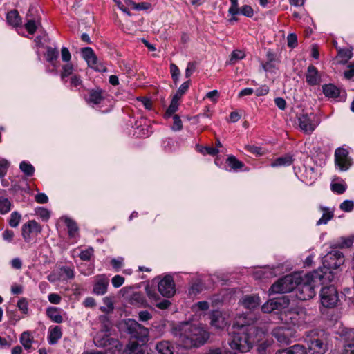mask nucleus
Returning a JSON list of instances; mask_svg holds the SVG:
<instances>
[{
	"mask_svg": "<svg viewBox=\"0 0 354 354\" xmlns=\"http://www.w3.org/2000/svg\"><path fill=\"white\" fill-rule=\"evenodd\" d=\"M189 81H186L183 83L178 88L176 93L175 94L176 98L180 99L183 95H184L189 87Z\"/></svg>",
	"mask_w": 354,
	"mask_h": 354,
	"instance_id": "obj_53",
	"label": "nucleus"
},
{
	"mask_svg": "<svg viewBox=\"0 0 354 354\" xmlns=\"http://www.w3.org/2000/svg\"><path fill=\"white\" fill-rule=\"evenodd\" d=\"M174 124L172 125V130L180 131L183 128L182 121L178 115H175L173 117Z\"/></svg>",
	"mask_w": 354,
	"mask_h": 354,
	"instance_id": "obj_61",
	"label": "nucleus"
},
{
	"mask_svg": "<svg viewBox=\"0 0 354 354\" xmlns=\"http://www.w3.org/2000/svg\"><path fill=\"white\" fill-rule=\"evenodd\" d=\"M341 210L345 212H349L354 208V201L351 200H345L339 205Z\"/></svg>",
	"mask_w": 354,
	"mask_h": 354,
	"instance_id": "obj_52",
	"label": "nucleus"
},
{
	"mask_svg": "<svg viewBox=\"0 0 354 354\" xmlns=\"http://www.w3.org/2000/svg\"><path fill=\"white\" fill-rule=\"evenodd\" d=\"M290 299L287 296H281L277 298L270 299L265 303L261 310L265 313H274L279 314V319L281 322H288L292 317H288V313L291 314L288 309Z\"/></svg>",
	"mask_w": 354,
	"mask_h": 354,
	"instance_id": "obj_4",
	"label": "nucleus"
},
{
	"mask_svg": "<svg viewBox=\"0 0 354 354\" xmlns=\"http://www.w3.org/2000/svg\"><path fill=\"white\" fill-rule=\"evenodd\" d=\"M17 306L23 314L26 315L28 313V303L26 298H21L18 301Z\"/></svg>",
	"mask_w": 354,
	"mask_h": 354,
	"instance_id": "obj_49",
	"label": "nucleus"
},
{
	"mask_svg": "<svg viewBox=\"0 0 354 354\" xmlns=\"http://www.w3.org/2000/svg\"><path fill=\"white\" fill-rule=\"evenodd\" d=\"M81 55L90 68H93L95 71L101 73L106 71V67L104 64L98 61L97 56L91 48H82L81 49Z\"/></svg>",
	"mask_w": 354,
	"mask_h": 354,
	"instance_id": "obj_10",
	"label": "nucleus"
},
{
	"mask_svg": "<svg viewBox=\"0 0 354 354\" xmlns=\"http://www.w3.org/2000/svg\"><path fill=\"white\" fill-rule=\"evenodd\" d=\"M39 25L40 22L39 21L30 19H27V21L25 24V28L28 33L32 35L35 32Z\"/></svg>",
	"mask_w": 354,
	"mask_h": 354,
	"instance_id": "obj_42",
	"label": "nucleus"
},
{
	"mask_svg": "<svg viewBox=\"0 0 354 354\" xmlns=\"http://www.w3.org/2000/svg\"><path fill=\"white\" fill-rule=\"evenodd\" d=\"M204 288V284L201 279L196 278L189 283L187 294L189 297H194L201 293Z\"/></svg>",
	"mask_w": 354,
	"mask_h": 354,
	"instance_id": "obj_21",
	"label": "nucleus"
},
{
	"mask_svg": "<svg viewBox=\"0 0 354 354\" xmlns=\"http://www.w3.org/2000/svg\"><path fill=\"white\" fill-rule=\"evenodd\" d=\"M322 89L324 94L327 97L336 98L339 95V89L332 84H324Z\"/></svg>",
	"mask_w": 354,
	"mask_h": 354,
	"instance_id": "obj_28",
	"label": "nucleus"
},
{
	"mask_svg": "<svg viewBox=\"0 0 354 354\" xmlns=\"http://www.w3.org/2000/svg\"><path fill=\"white\" fill-rule=\"evenodd\" d=\"M19 168L28 176H32L35 173L34 167L26 161H22L19 165Z\"/></svg>",
	"mask_w": 354,
	"mask_h": 354,
	"instance_id": "obj_40",
	"label": "nucleus"
},
{
	"mask_svg": "<svg viewBox=\"0 0 354 354\" xmlns=\"http://www.w3.org/2000/svg\"><path fill=\"white\" fill-rule=\"evenodd\" d=\"M230 1L231 3V6L228 10L229 14L231 15H237V9L239 8L238 0H230Z\"/></svg>",
	"mask_w": 354,
	"mask_h": 354,
	"instance_id": "obj_63",
	"label": "nucleus"
},
{
	"mask_svg": "<svg viewBox=\"0 0 354 354\" xmlns=\"http://www.w3.org/2000/svg\"><path fill=\"white\" fill-rule=\"evenodd\" d=\"M313 114H301L298 116V123L300 129L306 134H311L318 125Z\"/></svg>",
	"mask_w": 354,
	"mask_h": 354,
	"instance_id": "obj_13",
	"label": "nucleus"
},
{
	"mask_svg": "<svg viewBox=\"0 0 354 354\" xmlns=\"http://www.w3.org/2000/svg\"><path fill=\"white\" fill-rule=\"evenodd\" d=\"M46 60L55 65L54 62L59 57V51L56 48L47 47L46 53Z\"/></svg>",
	"mask_w": 354,
	"mask_h": 354,
	"instance_id": "obj_39",
	"label": "nucleus"
},
{
	"mask_svg": "<svg viewBox=\"0 0 354 354\" xmlns=\"http://www.w3.org/2000/svg\"><path fill=\"white\" fill-rule=\"evenodd\" d=\"M272 335L280 344H289L293 337V333L289 328L278 327L272 330Z\"/></svg>",
	"mask_w": 354,
	"mask_h": 354,
	"instance_id": "obj_16",
	"label": "nucleus"
},
{
	"mask_svg": "<svg viewBox=\"0 0 354 354\" xmlns=\"http://www.w3.org/2000/svg\"><path fill=\"white\" fill-rule=\"evenodd\" d=\"M319 210L322 213V217L317 221V225H326L334 216V211L329 207L324 206L319 207Z\"/></svg>",
	"mask_w": 354,
	"mask_h": 354,
	"instance_id": "obj_24",
	"label": "nucleus"
},
{
	"mask_svg": "<svg viewBox=\"0 0 354 354\" xmlns=\"http://www.w3.org/2000/svg\"><path fill=\"white\" fill-rule=\"evenodd\" d=\"M48 317L54 322L59 324L63 322V317L60 313V310L56 307H49L46 310Z\"/></svg>",
	"mask_w": 354,
	"mask_h": 354,
	"instance_id": "obj_27",
	"label": "nucleus"
},
{
	"mask_svg": "<svg viewBox=\"0 0 354 354\" xmlns=\"http://www.w3.org/2000/svg\"><path fill=\"white\" fill-rule=\"evenodd\" d=\"M238 15H242L247 17H252L254 15V10L250 6L244 5L237 9Z\"/></svg>",
	"mask_w": 354,
	"mask_h": 354,
	"instance_id": "obj_48",
	"label": "nucleus"
},
{
	"mask_svg": "<svg viewBox=\"0 0 354 354\" xmlns=\"http://www.w3.org/2000/svg\"><path fill=\"white\" fill-rule=\"evenodd\" d=\"M19 342L26 350H29L32 346L33 337L29 331H24L20 335Z\"/></svg>",
	"mask_w": 354,
	"mask_h": 354,
	"instance_id": "obj_35",
	"label": "nucleus"
},
{
	"mask_svg": "<svg viewBox=\"0 0 354 354\" xmlns=\"http://www.w3.org/2000/svg\"><path fill=\"white\" fill-rule=\"evenodd\" d=\"M288 46L294 48L297 46V36L295 33H290L287 36Z\"/></svg>",
	"mask_w": 354,
	"mask_h": 354,
	"instance_id": "obj_57",
	"label": "nucleus"
},
{
	"mask_svg": "<svg viewBox=\"0 0 354 354\" xmlns=\"http://www.w3.org/2000/svg\"><path fill=\"white\" fill-rule=\"evenodd\" d=\"M146 292L151 301H154L156 304L160 300L159 295L156 292V290H151L147 287L146 288Z\"/></svg>",
	"mask_w": 354,
	"mask_h": 354,
	"instance_id": "obj_59",
	"label": "nucleus"
},
{
	"mask_svg": "<svg viewBox=\"0 0 354 354\" xmlns=\"http://www.w3.org/2000/svg\"><path fill=\"white\" fill-rule=\"evenodd\" d=\"M209 308V302L206 301H198L192 306V310L195 312L205 311Z\"/></svg>",
	"mask_w": 354,
	"mask_h": 354,
	"instance_id": "obj_50",
	"label": "nucleus"
},
{
	"mask_svg": "<svg viewBox=\"0 0 354 354\" xmlns=\"http://www.w3.org/2000/svg\"><path fill=\"white\" fill-rule=\"evenodd\" d=\"M352 50L349 48H341L338 50V57L340 59L339 62L346 64L352 57Z\"/></svg>",
	"mask_w": 354,
	"mask_h": 354,
	"instance_id": "obj_38",
	"label": "nucleus"
},
{
	"mask_svg": "<svg viewBox=\"0 0 354 354\" xmlns=\"http://www.w3.org/2000/svg\"><path fill=\"white\" fill-rule=\"evenodd\" d=\"M36 214L45 221H48L50 216V211L44 207L38 208L36 211Z\"/></svg>",
	"mask_w": 354,
	"mask_h": 354,
	"instance_id": "obj_55",
	"label": "nucleus"
},
{
	"mask_svg": "<svg viewBox=\"0 0 354 354\" xmlns=\"http://www.w3.org/2000/svg\"><path fill=\"white\" fill-rule=\"evenodd\" d=\"M127 351L129 354H145L142 345L135 340H131L127 346Z\"/></svg>",
	"mask_w": 354,
	"mask_h": 354,
	"instance_id": "obj_31",
	"label": "nucleus"
},
{
	"mask_svg": "<svg viewBox=\"0 0 354 354\" xmlns=\"http://www.w3.org/2000/svg\"><path fill=\"white\" fill-rule=\"evenodd\" d=\"M62 336L61 327L55 326L53 328H50L48 332V342L49 344L54 345L57 343L58 340L61 339Z\"/></svg>",
	"mask_w": 354,
	"mask_h": 354,
	"instance_id": "obj_26",
	"label": "nucleus"
},
{
	"mask_svg": "<svg viewBox=\"0 0 354 354\" xmlns=\"http://www.w3.org/2000/svg\"><path fill=\"white\" fill-rule=\"evenodd\" d=\"M21 219V215L18 212H13L10 214L8 223L10 227H17Z\"/></svg>",
	"mask_w": 354,
	"mask_h": 354,
	"instance_id": "obj_46",
	"label": "nucleus"
},
{
	"mask_svg": "<svg viewBox=\"0 0 354 354\" xmlns=\"http://www.w3.org/2000/svg\"><path fill=\"white\" fill-rule=\"evenodd\" d=\"M226 162L228 167H230V169L236 172L241 170L244 167L243 162L239 160L235 156L232 155L227 157Z\"/></svg>",
	"mask_w": 354,
	"mask_h": 354,
	"instance_id": "obj_29",
	"label": "nucleus"
},
{
	"mask_svg": "<svg viewBox=\"0 0 354 354\" xmlns=\"http://www.w3.org/2000/svg\"><path fill=\"white\" fill-rule=\"evenodd\" d=\"M130 301L132 304L138 306H145V299L143 295L140 292H135L131 296Z\"/></svg>",
	"mask_w": 354,
	"mask_h": 354,
	"instance_id": "obj_43",
	"label": "nucleus"
},
{
	"mask_svg": "<svg viewBox=\"0 0 354 354\" xmlns=\"http://www.w3.org/2000/svg\"><path fill=\"white\" fill-rule=\"evenodd\" d=\"M299 278V274H288L272 284L269 292L272 294H282L291 292L295 289Z\"/></svg>",
	"mask_w": 354,
	"mask_h": 354,
	"instance_id": "obj_6",
	"label": "nucleus"
},
{
	"mask_svg": "<svg viewBox=\"0 0 354 354\" xmlns=\"http://www.w3.org/2000/svg\"><path fill=\"white\" fill-rule=\"evenodd\" d=\"M319 297L322 305L328 308L336 306L339 301L338 292L333 285L324 286L320 290Z\"/></svg>",
	"mask_w": 354,
	"mask_h": 354,
	"instance_id": "obj_8",
	"label": "nucleus"
},
{
	"mask_svg": "<svg viewBox=\"0 0 354 354\" xmlns=\"http://www.w3.org/2000/svg\"><path fill=\"white\" fill-rule=\"evenodd\" d=\"M178 98H176L175 96H174L170 105L169 106L168 109H167V111L165 113L166 117H170L177 110L178 107Z\"/></svg>",
	"mask_w": 354,
	"mask_h": 354,
	"instance_id": "obj_45",
	"label": "nucleus"
},
{
	"mask_svg": "<svg viewBox=\"0 0 354 354\" xmlns=\"http://www.w3.org/2000/svg\"><path fill=\"white\" fill-rule=\"evenodd\" d=\"M347 185L343 180H333L330 184L331 190L334 193L343 194L346 189Z\"/></svg>",
	"mask_w": 354,
	"mask_h": 354,
	"instance_id": "obj_34",
	"label": "nucleus"
},
{
	"mask_svg": "<svg viewBox=\"0 0 354 354\" xmlns=\"http://www.w3.org/2000/svg\"><path fill=\"white\" fill-rule=\"evenodd\" d=\"M344 262L343 253L338 250H332L324 257L323 268H319L315 271L322 273L326 281H331L334 279L333 270L339 268Z\"/></svg>",
	"mask_w": 354,
	"mask_h": 354,
	"instance_id": "obj_3",
	"label": "nucleus"
},
{
	"mask_svg": "<svg viewBox=\"0 0 354 354\" xmlns=\"http://www.w3.org/2000/svg\"><path fill=\"white\" fill-rule=\"evenodd\" d=\"M103 304L104 305L100 307V310L103 313H108L114 308L113 299L111 297H105L103 299Z\"/></svg>",
	"mask_w": 354,
	"mask_h": 354,
	"instance_id": "obj_41",
	"label": "nucleus"
},
{
	"mask_svg": "<svg viewBox=\"0 0 354 354\" xmlns=\"http://www.w3.org/2000/svg\"><path fill=\"white\" fill-rule=\"evenodd\" d=\"M124 282V278L120 275H115L111 279V283L113 287L119 288Z\"/></svg>",
	"mask_w": 354,
	"mask_h": 354,
	"instance_id": "obj_62",
	"label": "nucleus"
},
{
	"mask_svg": "<svg viewBox=\"0 0 354 354\" xmlns=\"http://www.w3.org/2000/svg\"><path fill=\"white\" fill-rule=\"evenodd\" d=\"M41 232V225L34 220L29 221L21 227V236L25 242L29 243Z\"/></svg>",
	"mask_w": 354,
	"mask_h": 354,
	"instance_id": "obj_11",
	"label": "nucleus"
},
{
	"mask_svg": "<svg viewBox=\"0 0 354 354\" xmlns=\"http://www.w3.org/2000/svg\"><path fill=\"white\" fill-rule=\"evenodd\" d=\"M305 342L308 346L307 352L310 354H325L328 351V338L323 331H311Z\"/></svg>",
	"mask_w": 354,
	"mask_h": 354,
	"instance_id": "obj_5",
	"label": "nucleus"
},
{
	"mask_svg": "<svg viewBox=\"0 0 354 354\" xmlns=\"http://www.w3.org/2000/svg\"><path fill=\"white\" fill-rule=\"evenodd\" d=\"M132 128L133 129V135L138 138L148 137L152 133L149 122L143 117L136 120L132 125Z\"/></svg>",
	"mask_w": 354,
	"mask_h": 354,
	"instance_id": "obj_12",
	"label": "nucleus"
},
{
	"mask_svg": "<svg viewBox=\"0 0 354 354\" xmlns=\"http://www.w3.org/2000/svg\"><path fill=\"white\" fill-rule=\"evenodd\" d=\"M14 235V232L11 230L8 229L3 231V232L2 233L3 239L8 243L12 241Z\"/></svg>",
	"mask_w": 354,
	"mask_h": 354,
	"instance_id": "obj_64",
	"label": "nucleus"
},
{
	"mask_svg": "<svg viewBox=\"0 0 354 354\" xmlns=\"http://www.w3.org/2000/svg\"><path fill=\"white\" fill-rule=\"evenodd\" d=\"M240 302L244 308L252 310L259 306L260 298L256 295H248L244 296Z\"/></svg>",
	"mask_w": 354,
	"mask_h": 354,
	"instance_id": "obj_19",
	"label": "nucleus"
},
{
	"mask_svg": "<svg viewBox=\"0 0 354 354\" xmlns=\"http://www.w3.org/2000/svg\"><path fill=\"white\" fill-rule=\"evenodd\" d=\"M126 326L128 333L131 335L132 338L142 342H145L148 340V329L136 320L131 319H127L126 321Z\"/></svg>",
	"mask_w": 354,
	"mask_h": 354,
	"instance_id": "obj_9",
	"label": "nucleus"
},
{
	"mask_svg": "<svg viewBox=\"0 0 354 354\" xmlns=\"http://www.w3.org/2000/svg\"><path fill=\"white\" fill-rule=\"evenodd\" d=\"M109 279L105 274L95 277L93 292L97 295H103L107 292Z\"/></svg>",
	"mask_w": 354,
	"mask_h": 354,
	"instance_id": "obj_17",
	"label": "nucleus"
},
{
	"mask_svg": "<svg viewBox=\"0 0 354 354\" xmlns=\"http://www.w3.org/2000/svg\"><path fill=\"white\" fill-rule=\"evenodd\" d=\"M353 243V237H341L334 243L333 247L335 248H348L352 246Z\"/></svg>",
	"mask_w": 354,
	"mask_h": 354,
	"instance_id": "obj_36",
	"label": "nucleus"
},
{
	"mask_svg": "<svg viewBox=\"0 0 354 354\" xmlns=\"http://www.w3.org/2000/svg\"><path fill=\"white\" fill-rule=\"evenodd\" d=\"M245 54L243 51L235 50L231 54L230 62L231 63H235L238 60L243 59Z\"/></svg>",
	"mask_w": 354,
	"mask_h": 354,
	"instance_id": "obj_58",
	"label": "nucleus"
},
{
	"mask_svg": "<svg viewBox=\"0 0 354 354\" xmlns=\"http://www.w3.org/2000/svg\"><path fill=\"white\" fill-rule=\"evenodd\" d=\"M326 282L324 275L318 271H313L306 274L303 277L299 275L297 284L295 287V295L299 300H308L316 294L315 288L319 284Z\"/></svg>",
	"mask_w": 354,
	"mask_h": 354,
	"instance_id": "obj_2",
	"label": "nucleus"
},
{
	"mask_svg": "<svg viewBox=\"0 0 354 354\" xmlns=\"http://www.w3.org/2000/svg\"><path fill=\"white\" fill-rule=\"evenodd\" d=\"M335 162L336 168L342 171H346L351 165V160L348 151L344 148H338L335 151Z\"/></svg>",
	"mask_w": 354,
	"mask_h": 354,
	"instance_id": "obj_14",
	"label": "nucleus"
},
{
	"mask_svg": "<svg viewBox=\"0 0 354 354\" xmlns=\"http://www.w3.org/2000/svg\"><path fill=\"white\" fill-rule=\"evenodd\" d=\"M156 349L158 354H174V346L171 342L167 340L158 342Z\"/></svg>",
	"mask_w": 354,
	"mask_h": 354,
	"instance_id": "obj_23",
	"label": "nucleus"
},
{
	"mask_svg": "<svg viewBox=\"0 0 354 354\" xmlns=\"http://www.w3.org/2000/svg\"><path fill=\"white\" fill-rule=\"evenodd\" d=\"M196 147L198 151H199L203 155L209 154L212 156H215L219 152V150L216 147H203L200 145H197Z\"/></svg>",
	"mask_w": 354,
	"mask_h": 354,
	"instance_id": "obj_44",
	"label": "nucleus"
},
{
	"mask_svg": "<svg viewBox=\"0 0 354 354\" xmlns=\"http://www.w3.org/2000/svg\"><path fill=\"white\" fill-rule=\"evenodd\" d=\"M159 292L165 297H171L176 292L175 283L172 277L165 276L158 283Z\"/></svg>",
	"mask_w": 354,
	"mask_h": 354,
	"instance_id": "obj_15",
	"label": "nucleus"
},
{
	"mask_svg": "<svg viewBox=\"0 0 354 354\" xmlns=\"http://www.w3.org/2000/svg\"><path fill=\"white\" fill-rule=\"evenodd\" d=\"M10 166L9 162L5 158H0V178H3L7 174L8 167Z\"/></svg>",
	"mask_w": 354,
	"mask_h": 354,
	"instance_id": "obj_51",
	"label": "nucleus"
},
{
	"mask_svg": "<svg viewBox=\"0 0 354 354\" xmlns=\"http://www.w3.org/2000/svg\"><path fill=\"white\" fill-rule=\"evenodd\" d=\"M12 207L11 201L6 197L0 196V214L8 213Z\"/></svg>",
	"mask_w": 354,
	"mask_h": 354,
	"instance_id": "obj_37",
	"label": "nucleus"
},
{
	"mask_svg": "<svg viewBox=\"0 0 354 354\" xmlns=\"http://www.w3.org/2000/svg\"><path fill=\"white\" fill-rule=\"evenodd\" d=\"M64 223L67 226L69 237L76 238L78 235V227L76 223L68 217L64 218Z\"/></svg>",
	"mask_w": 354,
	"mask_h": 354,
	"instance_id": "obj_30",
	"label": "nucleus"
},
{
	"mask_svg": "<svg viewBox=\"0 0 354 354\" xmlns=\"http://www.w3.org/2000/svg\"><path fill=\"white\" fill-rule=\"evenodd\" d=\"M275 354H307V348L300 344H296L288 348L277 351Z\"/></svg>",
	"mask_w": 354,
	"mask_h": 354,
	"instance_id": "obj_20",
	"label": "nucleus"
},
{
	"mask_svg": "<svg viewBox=\"0 0 354 354\" xmlns=\"http://www.w3.org/2000/svg\"><path fill=\"white\" fill-rule=\"evenodd\" d=\"M74 71V66L72 64L67 62L62 66V70L61 73V78L62 80H64L65 77H68L72 75Z\"/></svg>",
	"mask_w": 354,
	"mask_h": 354,
	"instance_id": "obj_47",
	"label": "nucleus"
},
{
	"mask_svg": "<svg viewBox=\"0 0 354 354\" xmlns=\"http://www.w3.org/2000/svg\"><path fill=\"white\" fill-rule=\"evenodd\" d=\"M306 81L310 86H316L321 83V75L315 66L310 65L308 67L306 73Z\"/></svg>",
	"mask_w": 354,
	"mask_h": 354,
	"instance_id": "obj_18",
	"label": "nucleus"
},
{
	"mask_svg": "<svg viewBox=\"0 0 354 354\" xmlns=\"http://www.w3.org/2000/svg\"><path fill=\"white\" fill-rule=\"evenodd\" d=\"M210 319L212 326L217 329H222L227 324V322L218 311L212 312L210 315Z\"/></svg>",
	"mask_w": 354,
	"mask_h": 354,
	"instance_id": "obj_22",
	"label": "nucleus"
},
{
	"mask_svg": "<svg viewBox=\"0 0 354 354\" xmlns=\"http://www.w3.org/2000/svg\"><path fill=\"white\" fill-rule=\"evenodd\" d=\"M7 22L12 26H18L21 24V19L16 10H11L7 13Z\"/></svg>",
	"mask_w": 354,
	"mask_h": 354,
	"instance_id": "obj_33",
	"label": "nucleus"
},
{
	"mask_svg": "<svg viewBox=\"0 0 354 354\" xmlns=\"http://www.w3.org/2000/svg\"><path fill=\"white\" fill-rule=\"evenodd\" d=\"M293 156L289 153L276 158L271 164L272 167H287L292 164Z\"/></svg>",
	"mask_w": 354,
	"mask_h": 354,
	"instance_id": "obj_25",
	"label": "nucleus"
},
{
	"mask_svg": "<svg viewBox=\"0 0 354 354\" xmlns=\"http://www.w3.org/2000/svg\"><path fill=\"white\" fill-rule=\"evenodd\" d=\"M245 149L250 153L255 154L256 156H261L263 154V151L261 147L255 145H246Z\"/></svg>",
	"mask_w": 354,
	"mask_h": 354,
	"instance_id": "obj_60",
	"label": "nucleus"
},
{
	"mask_svg": "<svg viewBox=\"0 0 354 354\" xmlns=\"http://www.w3.org/2000/svg\"><path fill=\"white\" fill-rule=\"evenodd\" d=\"M93 255V249L90 247L84 250H82L80 254V258L83 261H89Z\"/></svg>",
	"mask_w": 354,
	"mask_h": 354,
	"instance_id": "obj_56",
	"label": "nucleus"
},
{
	"mask_svg": "<svg viewBox=\"0 0 354 354\" xmlns=\"http://www.w3.org/2000/svg\"><path fill=\"white\" fill-rule=\"evenodd\" d=\"M170 72H171L172 79H173L174 83L176 84L178 81V78H179V76L180 74V70L176 64H170Z\"/></svg>",
	"mask_w": 354,
	"mask_h": 354,
	"instance_id": "obj_54",
	"label": "nucleus"
},
{
	"mask_svg": "<svg viewBox=\"0 0 354 354\" xmlns=\"http://www.w3.org/2000/svg\"><path fill=\"white\" fill-rule=\"evenodd\" d=\"M86 100L93 107L111 106L112 102L111 96L105 91L99 88L89 91Z\"/></svg>",
	"mask_w": 354,
	"mask_h": 354,
	"instance_id": "obj_7",
	"label": "nucleus"
},
{
	"mask_svg": "<svg viewBox=\"0 0 354 354\" xmlns=\"http://www.w3.org/2000/svg\"><path fill=\"white\" fill-rule=\"evenodd\" d=\"M59 279L64 281L71 280L75 277V270L73 268L69 266H62L59 268Z\"/></svg>",
	"mask_w": 354,
	"mask_h": 354,
	"instance_id": "obj_32",
	"label": "nucleus"
},
{
	"mask_svg": "<svg viewBox=\"0 0 354 354\" xmlns=\"http://www.w3.org/2000/svg\"><path fill=\"white\" fill-rule=\"evenodd\" d=\"M171 333L179 346L189 349L205 344L209 338V333L201 324L183 322L171 328Z\"/></svg>",
	"mask_w": 354,
	"mask_h": 354,
	"instance_id": "obj_1",
	"label": "nucleus"
}]
</instances>
